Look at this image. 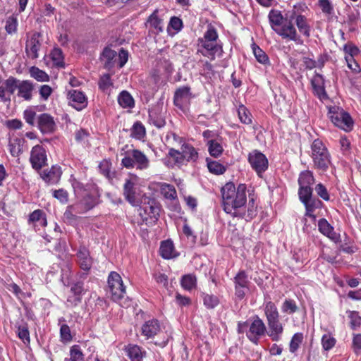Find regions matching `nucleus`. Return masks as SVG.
Wrapping results in <instances>:
<instances>
[{
  "label": "nucleus",
  "mask_w": 361,
  "mask_h": 361,
  "mask_svg": "<svg viewBox=\"0 0 361 361\" xmlns=\"http://www.w3.org/2000/svg\"><path fill=\"white\" fill-rule=\"evenodd\" d=\"M127 355L131 361H142L146 352L137 345L129 344L126 347Z\"/></svg>",
  "instance_id": "6ab92c4d"
},
{
  "label": "nucleus",
  "mask_w": 361,
  "mask_h": 361,
  "mask_svg": "<svg viewBox=\"0 0 361 361\" xmlns=\"http://www.w3.org/2000/svg\"><path fill=\"white\" fill-rule=\"evenodd\" d=\"M54 197L62 203L68 202V192L63 189L54 190Z\"/></svg>",
  "instance_id": "0e129e2a"
},
{
  "label": "nucleus",
  "mask_w": 361,
  "mask_h": 361,
  "mask_svg": "<svg viewBox=\"0 0 361 361\" xmlns=\"http://www.w3.org/2000/svg\"><path fill=\"white\" fill-rule=\"evenodd\" d=\"M191 97L190 88L184 86L175 92L173 103L179 109H184L189 104Z\"/></svg>",
  "instance_id": "ddd939ff"
},
{
  "label": "nucleus",
  "mask_w": 361,
  "mask_h": 361,
  "mask_svg": "<svg viewBox=\"0 0 361 361\" xmlns=\"http://www.w3.org/2000/svg\"><path fill=\"white\" fill-rule=\"evenodd\" d=\"M264 312L267 322L278 319L279 317L276 306L271 301L265 303Z\"/></svg>",
  "instance_id": "c756f323"
},
{
  "label": "nucleus",
  "mask_w": 361,
  "mask_h": 361,
  "mask_svg": "<svg viewBox=\"0 0 361 361\" xmlns=\"http://www.w3.org/2000/svg\"><path fill=\"white\" fill-rule=\"evenodd\" d=\"M30 161L34 169L38 170L42 168L47 161L45 149L40 145L35 146L30 154Z\"/></svg>",
  "instance_id": "2eb2a0df"
},
{
  "label": "nucleus",
  "mask_w": 361,
  "mask_h": 361,
  "mask_svg": "<svg viewBox=\"0 0 361 361\" xmlns=\"http://www.w3.org/2000/svg\"><path fill=\"white\" fill-rule=\"evenodd\" d=\"M180 150L171 148L169 151V156L173 158L177 164H183L184 161H195L198 158V153L196 149L185 142L180 145Z\"/></svg>",
  "instance_id": "39448f33"
},
{
  "label": "nucleus",
  "mask_w": 361,
  "mask_h": 361,
  "mask_svg": "<svg viewBox=\"0 0 361 361\" xmlns=\"http://www.w3.org/2000/svg\"><path fill=\"white\" fill-rule=\"evenodd\" d=\"M253 54L258 62L262 64L269 63V58L266 53L255 44H252Z\"/></svg>",
  "instance_id": "ea45409f"
},
{
  "label": "nucleus",
  "mask_w": 361,
  "mask_h": 361,
  "mask_svg": "<svg viewBox=\"0 0 361 361\" xmlns=\"http://www.w3.org/2000/svg\"><path fill=\"white\" fill-rule=\"evenodd\" d=\"M71 210H72L75 214H83L86 211L92 208L91 206L84 207L82 202H78L75 204L69 206Z\"/></svg>",
  "instance_id": "bf43d9fd"
},
{
  "label": "nucleus",
  "mask_w": 361,
  "mask_h": 361,
  "mask_svg": "<svg viewBox=\"0 0 361 361\" xmlns=\"http://www.w3.org/2000/svg\"><path fill=\"white\" fill-rule=\"evenodd\" d=\"M29 221L35 224V226H45L47 225V219L44 212L40 209L35 210L29 218Z\"/></svg>",
  "instance_id": "bb28decb"
},
{
  "label": "nucleus",
  "mask_w": 361,
  "mask_h": 361,
  "mask_svg": "<svg viewBox=\"0 0 361 361\" xmlns=\"http://www.w3.org/2000/svg\"><path fill=\"white\" fill-rule=\"evenodd\" d=\"M163 195L169 200H174L177 197L176 190L175 188L169 184H164L161 188Z\"/></svg>",
  "instance_id": "a18cd8bd"
},
{
  "label": "nucleus",
  "mask_w": 361,
  "mask_h": 361,
  "mask_svg": "<svg viewBox=\"0 0 361 361\" xmlns=\"http://www.w3.org/2000/svg\"><path fill=\"white\" fill-rule=\"evenodd\" d=\"M160 209L157 204L154 200L145 198L140 206V215H146V219L149 217L150 219H157L159 216Z\"/></svg>",
  "instance_id": "4468645a"
},
{
  "label": "nucleus",
  "mask_w": 361,
  "mask_h": 361,
  "mask_svg": "<svg viewBox=\"0 0 361 361\" xmlns=\"http://www.w3.org/2000/svg\"><path fill=\"white\" fill-rule=\"evenodd\" d=\"M323 348L325 350L331 349L336 343V339L330 334H324L322 338Z\"/></svg>",
  "instance_id": "864d4df0"
},
{
  "label": "nucleus",
  "mask_w": 361,
  "mask_h": 361,
  "mask_svg": "<svg viewBox=\"0 0 361 361\" xmlns=\"http://www.w3.org/2000/svg\"><path fill=\"white\" fill-rule=\"evenodd\" d=\"M330 109L329 117L332 123L346 132L353 129V121L350 114L339 108Z\"/></svg>",
  "instance_id": "0eeeda50"
},
{
  "label": "nucleus",
  "mask_w": 361,
  "mask_h": 361,
  "mask_svg": "<svg viewBox=\"0 0 361 361\" xmlns=\"http://www.w3.org/2000/svg\"><path fill=\"white\" fill-rule=\"evenodd\" d=\"M298 310V307L295 302L290 299H286L281 306L282 312L289 314L295 313Z\"/></svg>",
  "instance_id": "a19ab883"
},
{
  "label": "nucleus",
  "mask_w": 361,
  "mask_h": 361,
  "mask_svg": "<svg viewBox=\"0 0 361 361\" xmlns=\"http://www.w3.org/2000/svg\"><path fill=\"white\" fill-rule=\"evenodd\" d=\"M204 305L208 308H214L219 304L218 298L214 295L203 293Z\"/></svg>",
  "instance_id": "3c124183"
},
{
  "label": "nucleus",
  "mask_w": 361,
  "mask_h": 361,
  "mask_svg": "<svg viewBox=\"0 0 361 361\" xmlns=\"http://www.w3.org/2000/svg\"><path fill=\"white\" fill-rule=\"evenodd\" d=\"M38 126L42 133H47L54 131L55 123L50 115L42 114L39 117Z\"/></svg>",
  "instance_id": "a211bd4d"
},
{
  "label": "nucleus",
  "mask_w": 361,
  "mask_h": 361,
  "mask_svg": "<svg viewBox=\"0 0 361 361\" xmlns=\"http://www.w3.org/2000/svg\"><path fill=\"white\" fill-rule=\"evenodd\" d=\"M218 35L214 27H209L202 38H200L199 46L202 49L198 51L204 56L211 59H215V55L221 51V47L217 44Z\"/></svg>",
  "instance_id": "7ed1b4c3"
},
{
  "label": "nucleus",
  "mask_w": 361,
  "mask_h": 361,
  "mask_svg": "<svg viewBox=\"0 0 361 361\" xmlns=\"http://www.w3.org/2000/svg\"><path fill=\"white\" fill-rule=\"evenodd\" d=\"M311 83L313 89L319 97H324L326 96V92L324 90V80L322 75L316 73L312 78Z\"/></svg>",
  "instance_id": "b1692460"
},
{
  "label": "nucleus",
  "mask_w": 361,
  "mask_h": 361,
  "mask_svg": "<svg viewBox=\"0 0 361 361\" xmlns=\"http://www.w3.org/2000/svg\"><path fill=\"white\" fill-rule=\"evenodd\" d=\"M207 167L211 173L215 174H222L226 171L225 167L222 164L216 161L208 162Z\"/></svg>",
  "instance_id": "de8ad7c7"
},
{
  "label": "nucleus",
  "mask_w": 361,
  "mask_h": 361,
  "mask_svg": "<svg viewBox=\"0 0 361 361\" xmlns=\"http://www.w3.org/2000/svg\"><path fill=\"white\" fill-rule=\"evenodd\" d=\"M158 11L155 10L148 18V23L154 27L157 32H162L163 22L157 16Z\"/></svg>",
  "instance_id": "c9c22d12"
},
{
  "label": "nucleus",
  "mask_w": 361,
  "mask_h": 361,
  "mask_svg": "<svg viewBox=\"0 0 361 361\" xmlns=\"http://www.w3.org/2000/svg\"><path fill=\"white\" fill-rule=\"evenodd\" d=\"M315 190L317 195L321 197L323 200L328 201L329 200V195L326 188L322 183H319L316 185Z\"/></svg>",
  "instance_id": "680f3d73"
},
{
  "label": "nucleus",
  "mask_w": 361,
  "mask_h": 361,
  "mask_svg": "<svg viewBox=\"0 0 361 361\" xmlns=\"http://www.w3.org/2000/svg\"><path fill=\"white\" fill-rule=\"evenodd\" d=\"M121 164L127 169L135 167L139 170H145L149 166V159L139 149H129L125 152Z\"/></svg>",
  "instance_id": "20e7f679"
},
{
  "label": "nucleus",
  "mask_w": 361,
  "mask_h": 361,
  "mask_svg": "<svg viewBox=\"0 0 361 361\" xmlns=\"http://www.w3.org/2000/svg\"><path fill=\"white\" fill-rule=\"evenodd\" d=\"M311 157L314 169L326 171L331 164L330 154L324 144L319 139L311 145Z\"/></svg>",
  "instance_id": "f03ea898"
},
{
  "label": "nucleus",
  "mask_w": 361,
  "mask_h": 361,
  "mask_svg": "<svg viewBox=\"0 0 361 361\" xmlns=\"http://www.w3.org/2000/svg\"><path fill=\"white\" fill-rule=\"evenodd\" d=\"M78 263L82 269L88 271L92 266V259L90 257L89 252L85 248H81L77 254Z\"/></svg>",
  "instance_id": "5701e85b"
},
{
  "label": "nucleus",
  "mask_w": 361,
  "mask_h": 361,
  "mask_svg": "<svg viewBox=\"0 0 361 361\" xmlns=\"http://www.w3.org/2000/svg\"><path fill=\"white\" fill-rule=\"evenodd\" d=\"M42 47V38L39 32H35L27 37L25 43V53L28 58L36 59L39 56Z\"/></svg>",
  "instance_id": "1a4fd4ad"
},
{
  "label": "nucleus",
  "mask_w": 361,
  "mask_h": 361,
  "mask_svg": "<svg viewBox=\"0 0 361 361\" xmlns=\"http://www.w3.org/2000/svg\"><path fill=\"white\" fill-rule=\"evenodd\" d=\"M18 96L23 97L25 100L32 99V92L33 90V85L29 80H23L18 83Z\"/></svg>",
  "instance_id": "4be33fe9"
},
{
  "label": "nucleus",
  "mask_w": 361,
  "mask_h": 361,
  "mask_svg": "<svg viewBox=\"0 0 361 361\" xmlns=\"http://www.w3.org/2000/svg\"><path fill=\"white\" fill-rule=\"evenodd\" d=\"M303 339L302 334L296 333L292 337L290 343V351L292 353L295 352L299 348L300 344L302 343Z\"/></svg>",
  "instance_id": "603ef678"
},
{
  "label": "nucleus",
  "mask_w": 361,
  "mask_h": 361,
  "mask_svg": "<svg viewBox=\"0 0 361 361\" xmlns=\"http://www.w3.org/2000/svg\"><path fill=\"white\" fill-rule=\"evenodd\" d=\"M71 361H82L84 355L78 345H74L71 348L70 350Z\"/></svg>",
  "instance_id": "49530a36"
},
{
  "label": "nucleus",
  "mask_w": 361,
  "mask_h": 361,
  "mask_svg": "<svg viewBox=\"0 0 361 361\" xmlns=\"http://www.w3.org/2000/svg\"><path fill=\"white\" fill-rule=\"evenodd\" d=\"M248 161L259 176L268 168V160L264 154L255 150L249 154Z\"/></svg>",
  "instance_id": "9b49d317"
},
{
  "label": "nucleus",
  "mask_w": 361,
  "mask_h": 361,
  "mask_svg": "<svg viewBox=\"0 0 361 361\" xmlns=\"http://www.w3.org/2000/svg\"><path fill=\"white\" fill-rule=\"evenodd\" d=\"M269 19L274 30V28L279 27L285 22L283 16L277 11H271L269 14Z\"/></svg>",
  "instance_id": "72a5a7b5"
},
{
  "label": "nucleus",
  "mask_w": 361,
  "mask_h": 361,
  "mask_svg": "<svg viewBox=\"0 0 361 361\" xmlns=\"http://www.w3.org/2000/svg\"><path fill=\"white\" fill-rule=\"evenodd\" d=\"M238 114L240 121L245 124H250L252 122L251 114L247 108L241 105L238 109Z\"/></svg>",
  "instance_id": "79ce46f5"
},
{
  "label": "nucleus",
  "mask_w": 361,
  "mask_h": 361,
  "mask_svg": "<svg viewBox=\"0 0 361 361\" xmlns=\"http://www.w3.org/2000/svg\"><path fill=\"white\" fill-rule=\"evenodd\" d=\"M160 331V325L157 319L146 322L142 327V334L147 338L156 336Z\"/></svg>",
  "instance_id": "f3484780"
},
{
  "label": "nucleus",
  "mask_w": 361,
  "mask_h": 361,
  "mask_svg": "<svg viewBox=\"0 0 361 361\" xmlns=\"http://www.w3.org/2000/svg\"><path fill=\"white\" fill-rule=\"evenodd\" d=\"M145 134L144 126L139 122L135 123L131 130V135L136 139H141Z\"/></svg>",
  "instance_id": "09e8293b"
},
{
  "label": "nucleus",
  "mask_w": 361,
  "mask_h": 361,
  "mask_svg": "<svg viewBox=\"0 0 361 361\" xmlns=\"http://www.w3.org/2000/svg\"><path fill=\"white\" fill-rule=\"evenodd\" d=\"M221 195L224 210L232 216L249 221L257 215V205L253 198L249 200L247 209H245L247 197L245 184H240L235 188L233 183H227L221 188Z\"/></svg>",
  "instance_id": "f257e3e1"
},
{
  "label": "nucleus",
  "mask_w": 361,
  "mask_h": 361,
  "mask_svg": "<svg viewBox=\"0 0 361 361\" xmlns=\"http://www.w3.org/2000/svg\"><path fill=\"white\" fill-rule=\"evenodd\" d=\"M343 50L345 53V56H351L352 57H354V56L357 55L359 52L357 47L353 44H345L343 47Z\"/></svg>",
  "instance_id": "338daca9"
},
{
  "label": "nucleus",
  "mask_w": 361,
  "mask_h": 361,
  "mask_svg": "<svg viewBox=\"0 0 361 361\" xmlns=\"http://www.w3.org/2000/svg\"><path fill=\"white\" fill-rule=\"evenodd\" d=\"M196 284V277L192 274H188L183 276L181 280L182 287L188 290H192Z\"/></svg>",
  "instance_id": "37998d69"
},
{
  "label": "nucleus",
  "mask_w": 361,
  "mask_h": 361,
  "mask_svg": "<svg viewBox=\"0 0 361 361\" xmlns=\"http://www.w3.org/2000/svg\"><path fill=\"white\" fill-rule=\"evenodd\" d=\"M30 74L31 77L39 82L48 81L49 78V75L43 71L40 70L37 67L32 66L30 68Z\"/></svg>",
  "instance_id": "4c0bfd02"
},
{
  "label": "nucleus",
  "mask_w": 361,
  "mask_h": 361,
  "mask_svg": "<svg viewBox=\"0 0 361 361\" xmlns=\"http://www.w3.org/2000/svg\"><path fill=\"white\" fill-rule=\"evenodd\" d=\"M18 337L24 342V343H30V334L27 326H20L18 329Z\"/></svg>",
  "instance_id": "5fc2aeb1"
},
{
  "label": "nucleus",
  "mask_w": 361,
  "mask_h": 361,
  "mask_svg": "<svg viewBox=\"0 0 361 361\" xmlns=\"http://www.w3.org/2000/svg\"><path fill=\"white\" fill-rule=\"evenodd\" d=\"M318 227L322 233L326 235L332 240L336 242L338 240V234L334 231L333 227L325 219H322L319 221Z\"/></svg>",
  "instance_id": "412c9836"
},
{
  "label": "nucleus",
  "mask_w": 361,
  "mask_h": 361,
  "mask_svg": "<svg viewBox=\"0 0 361 361\" xmlns=\"http://www.w3.org/2000/svg\"><path fill=\"white\" fill-rule=\"evenodd\" d=\"M173 245L171 241H163L160 246V254L165 259L173 257Z\"/></svg>",
  "instance_id": "f704fd0d"
},
{
  "label": "nucleus",
  "mask_w": 361,
  "mask_h": 361,
  "mask_svg": "<svg viewBox=\"0 0 361 361\" xmlns=\"http://www.w3.org/2000/svg\"><path fill=\"white\" fill-rule=\"evenodd\" d=\"M149 117L151 123L157 128H161L166 123L164 116L156 109H152L149 111Z\"/></svg>",
  "instance_id": "c85d7f7f"
},
{
  "label": "nucleus",
  "mask_w": 361,
  "mask_h": 361,
  "mask_svg": "<svg viewBox=\"0 0 361 361\" xmlns=\"http://www.w3.org/2000/svg\"><path fill=\"white\" fill-rule=\"evenodd\" d=\"M314 179L313 174L310 171H305L300 173L298 178V183L300 187H310V185L314 183Z\"/></svg>",
  "instance_id": "473e14b6"
},
{
  "label": "nucleus",
  "mask_w": 361,
  "mask_h": 361,
  "mask_svg": "<svg viewBox=\"0 0 361 361\" xmlns=\"http://www.w3.org/2000/svg\"><path fill=\"white\" fill-rule=\"evenodd\" d=\"M312 190L311 187L302 186L300 187L298 195L300 200L305 206V216L315 218L313 212L315 209L319 208L322 205V202L316 198L312 197Z\"/></svg>",
  "instance_id": "423d86ee"
},
{
  "label": "nucleus",
  "mask_w": 361,
  "mask_h": 361,
  "mask_svg": "<svg viewBox=\"0 0 361 361\" xmlns=\"http://www.w3.org/2000/svg\"><path fill=\"white\" fill-rule=\"evenodd\" d=\"M123 194L126 200L131 204L135 203V183L132 180H126L123 188Z\"/></svg>",
  "instance_id": "a878e982"
},
{
  "label": "nucleus",
  "mask_w": 361,
  "mask_h": 361,
  "mask_svg": "<svg viewBox=\"0 0 361 361\" xmlns=\"http://www.w3.org/2000/svg\"><path fill=\"white\" fill-rule=\"evenodd\" d=\"M61 175V171L59 167L53 166L49 171L43 172L42 178L49 183H55L58 181Z\"/></svg>",
  "instance_id": "cd10ccee"
},
{
  "label": "nucleus",
  "mask_w": 361,
  "mask_h": 361,
  "mask_svg": "<svg viewBox=\"0 0 361 361\" xmlns=\"http://www.w3.org/2000/svg\"><path fill=\"white\" fill-rule=\"evenodd\" d=\"M235 286H240V288H245L247 283V276L244 271L238 273L235 278Z\"/></svg>",
  "instance_id": "052dcab7"
},
{
  "label": "nucleus",
  "mask_w": 361,
  "mask_h": 361,
  "mask_svg": "<svg viewBox=\"0 0 361 361\" xmlns=\"http://www.w3.org/2000/svg\"><path fill=\"white\" fill-rule=\"evenodd\" d=\"M208 150L211 156L217 157L223 152V147L219 142L214 140L208 142Z\"/></svg>",
  "instance_id": "58836bf2"
},
{
  "label": "nucleus",
  "mask_w": 361,
  "mask_h": 361,
  "mask_svg": "<svg viewBox=\"0 0 361 361\" xmlns=\"http://www.w3.org/2000/svg\"><path fill=\"white\" fill-rule=\"evenodd\" d=\"M274 31L281 36L283 39L295 41L299 44L302 42L297 34L296 29L290 21L285 20L279 27L274 28Z\"/></svg>",
  "instance_id": "f8f14e48"
},
{
  "label": "nucleus",
  "mask_w": 361,
  "mask_h": 361,
  "mask_svg": "<svg viewBox=\"0 0 361 361\" xmlns=\"http://www.w3.org/2000/svg\"><path fill=\"white\" fill-rule=\"evenodd\" d=\"M111 85L112 82H111V78L109 74L104 75L100 78L99 86L101 90L105 91Z\"/></svg>",
  "instance_id": "13d9d810"
},
{
  "label": "nucleus",
  "mask_w": 361,
  "mask_h": 361,
  "mask_svg": "<svg viewBox=\"0 0 361 361\" xmlns=\"http://www.w3.org/2000/svg\"><path fill=\"white\" fill-rule=\"evenodd\" d=\"M353 347L356 354H361V334H357L353 338Z\"/></svg>",
  "instance_id": "774afa93"
},
{
  "label": "nucleus",
  "mask_w": 361,
  "mask_h": 361,
  "mask_svg": "<svg viewBox=\"0 0 361 361\" xmlns=\"http://www.w3.org/2000/svg\"><path fill=\"white\" fill-rule=\"evenodd\" d=\"M50 58L55 66L64 67L63 55L61 49L54 48L50 53Z\"/></svg>",
  "instance_id": "2f4dec72"
},
{
  "label": "nucleus",
  "mask_w": 361,
  "mask_h": 361,
  "mask_svg": "<svg viewBox=\"0 0 361 361\" xmlns=\"http://www.w3.org/2000/svg\"><path fill=\"white\" fill-rule=\"evenodd\" d=\"M267 323L269 329H271L270 336L272 337L274 341H278L283 330V326L279 322V318L269 321Z\"/></svg>",
  "instance_id": "393cba45"
},
{
  "label": "nucleus",
  "mask_w": 361,
  "mask_h": 361,
  "mask_svg": "<svg viewBox=\"0 0 361 361\" xmlns=\"http://www.w3.org/2000/svg\"><path fill=\"white\" fill-rule=\"evenodd\" d=\"M119 104L123 107H132L134 104V100L131 95L126 91H123L118 97Z\"/></svg>",
  "instance_id": "e433bc0d"
},
{
  "label": "nucleus",
  "mask_w": 361,
  "mask_h": 361,
  "mask_svg": "<svg viewBox=\"0 0 361 361\" xmlns=\"http://www.w3.org/2000/svg\"><path fill=\"white\" fill-rule=\"evenodd\" d=\"M166 140L169 145L173 146L181 145L184 142L182 137L172 132L168 133Z\"/></svg>",
  "instance_id": "8fccbe9b"
},
{
  "label": "nucleus",
  "mask_w": 361,
  "mask_h": 361,
  "mask_svg": "<svg viewBox=\"0 0 361 361\" xmlns=\"http://www.w3.org/2000/svg\"><path fill=\"white\" fill-rule=\"evenodd\" d=\"M60 334L62 341L68 342L72 339V336L71 334V329L67 324H63L60 329Z\"/></svg>",
  "instance_id": "6e6d98bb"
},
{
  "label": "nucleus",
  "mask_w": 361,
  "mask_h": 361,
  "mask_svg": "<svg viewBox=\"0 0 361 361\" xmlns=\"http://www.w3.org/2000/svg\"><path fill=\"white\" fill-rule=\"evenodd\" d=\"M345 59L350 69L355 73L360 72V67L354 59V57H352L351 56H345Z\"/></svg>",
  "instance_id": "e2e57ef3"
},
{
  "label": "nucleus",
  "mask_w": 361,
  "mask_h": 361,
  "mask_svg": "<svg viewBox=\"0 0 361 361\" xmlns=\"http://www.w3.org/2000/svg\"><path fill=\"white\" fill-rule=\"evenodd\" d=\"M266 326L263 321L256 316L249 326L247 336L252 343L257 344L259 338L264 335Z\"/></svg>",
  "instance_id": "9d476101"
},
{
  "label": "nucleus",
  "mask_w": 361,
  "mask_h": 361,
  "mask_svg": "<svg viewBox=\"0 0 361 361\" xmlns=\"http://www.w3.org/2000/svg\"><path fill=\"white\" fill-rule=\"evenodd\" d=\"M19 80L14 77H9L4 82L6 92L10 94H13L16 90L18 89Z\"/></svg>",
  "instance_id": "c03bdc74"
},
{
  "label": "nucleus",
  "mask_w": 361,
  "mask_h": 361,
  "mask_svg": "<svg viewBox=\"0 0 361 361\" xmlns=\"http://www.w3.org/2000/svg\"><path fill=\"white\" fill-rule=\"evenodd\" d=\"M5 29L8 34L14 33L17 29V20L13 17L7 19Z\"/></svg>",
  "instance_id": "4d7b16f0"
},
{
  "label": "nucleus",
  "mask_w": 361,
  "mask_h": 361,
  "mask_svg": "<svg viewBox=\"0 0 361 361\" xmlns=\"http://www.w3.org/2000/svg\"><path fill=\"white\" fill-rule=\"evenodd\" d=\"M68 96L71 104L75 109L80 111L87 106V98L83 92L74 90L68 92Z\"/></svg>",
  "instance_id": "dca6fc26"
},
{
  "label": "nucleus",
  "mask_w": 361,
  "mask_h": 361,
  "mask_svg": "<svg viewBox=\"0 0 361 361\" xmlns=\"http://www.w3.org/2000/svg\"><path fill=\"white\" fill-rule=\"evenodd\" d=\"M116 51L105 48L101 55L100 59L104 67L108 70L114 66L116 62Z\"/></svg>",
  "instance_id": "aec40b11"
},
{
  "label": "nucleus",
  "mask_w": 361,
  "mask_h": 361,
  "mask_svg": "<svg viewBox=\"0 0 361 361\" xmlns=\"http://www.w3.org/2000/svg\"><path fill=\"white\" fill-rule=\"evenodd\" d=\"M108 284L111 299L118 301L126 294V287L123 285L121 276L116 271H111L108 277Z\"/></svg>",
  "instance_id": "6e6552de"
},
{
  "label": "nucleus",
  "mask_w": 361,
  "mask_h": 361,
  "mask_svg": "<svg viewBox=\"0 0 361 361\" xmlns=\"http://www.w3.org/2000/svg\"><path fill=\"white\" fill-rule=\"evenodd\" d=\"M128 59V53L123 48L121 49L118 53V66L122 68L127 62Z\"/></svg>",
  "instance_id": "69168bd1"
},
{
  "label": "nucleus",
  "mask_w": 361,
  "mask_h": 361,
  "mask_svg": "<svg viewBox=\"0 0 361 361\" xmlns=\"http://www.w3.org/2000/svg\"><path fill=\"white\" fill-rule=\"evenodd\" d=\"M296 25L299 31L305 36L309 37L310 33V26L307 25V19L304 16L298 15L295 19Z\"/></svg>",
  "instance_id": "7c9ffc66"
}]
</instances>
